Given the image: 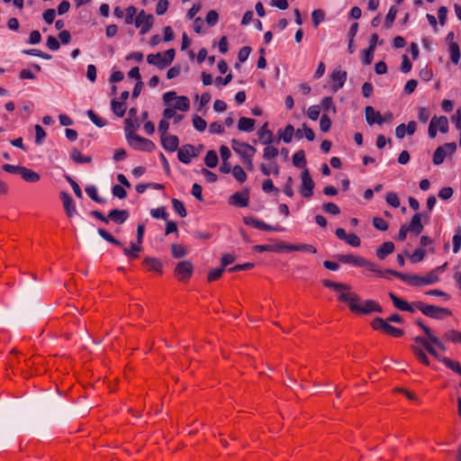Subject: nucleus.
Returning a JSON list of instances; mask_svg holds the SVG:
<instances>
[{"label":"nucleus","mask_w":461,"mask_h":461,"mask_svg":"<svg viewBox=\"0 0 461 461\" xmlns=\"http://www.w3.org/2000/svg\"><path fill=\"white\" fill-rule=\"evenodd\" d=\"M176 51L174 49H169L164 53L158 52L155 54H149L147 56V62L153 65L159 69H163L169 66L174 60Z\"/></svg>","instance_id":"f03ea898"},{"label":"nucleus","mask_w":461,"mask_h":461,"mask_svg":"<svg viewBox=\"0 0 461 461\" xmlns=\"http://www.w3.org/2000/svg\"><path fill=\"white\" fill-rule=\"evenodd\" d=\"M272 132L267 130L266 126H263L259 131V139L262 140V142L264 144H269L272 142Z\"/></svg>","instance_id":"5fc2aeb1"},{"label":"nucleus","mask_w":461,"mask_h":461,"mask_svg":"<svg viewBox=\"0 0 461 461\" xmlns=\"http://www.w3.org/2000/svg\"><path fill=\"white\" fill-rule=\"evenodd\" d=\"M448 120L446 116H433L430 120L428 129V134L430 139L437 136L438 131L441 133L448 132Z\"/></svg>","instance_id":"20e7f679"},{"label":"nucleus","mask_w":461,"mask_h":461,"mask_svg":"<svg viewBox=\"0 0 461 461\" xmlns=\"http://www.w3.org/2000/svg\"><path fill=\"white\" fill-rule=\"evenodd\" d=\"M411 348H412V351H413V354L415 355V357L422 364H424L426 366L429 365V359L428 356L426 355V353L421 348H418L417 346H412Z\"/></svg>","instance_id":"49530a36"},{"label":"nucleus","mask_w":461,"mask_h":461,"mask_svg":"<svg viewBox=\"0 0 461 461\" xmlns=\"http://www.w3.org/2000/svg\"><path fill=\"white\" fill-rule=\"evenodd\" d=\"M305 137L309 141H312L315 138V134L312 129H310L305 123L302 125L301 129H297L295 131V137L302 139Z\"/></svg>","instance_id":"c756f323"},{"label":"nucleus","mask_w":461,"mask_h":461,"mask_svg":"<svg viewBox=\"0 0 461 461\" xmlns=\"http://www.w3.org/2000/svg\"><path fill=\"white\" fill-rule=\"evenodd\" d=\"M383 331L394 338L401 337L403 334V330L390 325L389 322H386Z\"/></svg>","instance_id":"bf43d9fd"},{"label":"nucleus","mask_w":461,"mask_h":461,"mask_svg":"<svg viewBox=\"0 0 461 461\" xmlns=\"http://www.w3.org/2000/svg\"><path fill=\"white\" fill-rule=\"evenodd\" d=\"M172 205H173L175 212L177 214H179V216H181V217L186 216V210L185 208L184 203L181 201L174 198V199H172Z\"/></svg>","instance_id":"864d4df0"},{"label":"nucleus","mask_w":461,"mask_h":461,"mask_svg":"<svg viewBox=\"0 0 461 461\" xmlns=\"http://www.w3.org/2000/svg\"><path fill=\"white\" fill-rule=\"evenodd\" d=\"M360 301L354 302L353 305H351V311L357 313L363 314H370L372 312H382L381 306L373 300H366L362 303H359Z\"/></svg>","instance_id":"423d86ee"},{"label":"nucleus","mask_w":461,"mask_h":461,"mask_svg":"<svg viewBox=\"0 0 461 461\" xmlns=\"http://www.w3.org/2000/svg\"><path fill=\"white\" fill-rule=\"evenodd\" d=\"M139 127V124L131 120V118H128L125 120V128H124V131H125V137L126 139L129 138L130 135H135V130Z\"/></svg>","instance_id":"37998d69"},{"label":"nucleus","mask_w":461,"mask_h":461,"mask_svg":"<svg viewBox=\"0 0 461 461\" xmlns=\"http://www.w3.org/2000/svg\"><path fill=\"white\" fill-rule=\"evenodd\" d=\"M163 148L168 151H175L179 145V140L176 135L164 134L160 136Z\"/></svg>","instance_id":"dca6fc26"},{"label":"nucleus","mask_w":461,"mask_h":461,"mask_svg":"<svg viewBox=\"0 0 461 461\" xmlns=\"http://www.w3.org/2000/svg\"><path fill=\"white\" fill-rule=\"evenodd\" d=\"M456 149V144L455 142L445 143L438 147L433 155V164L436 166L442 164L446 157L454 154Z\"/></svg>","instance_id":"0eeeda50"},{"label":"nucleus","mask_w":461,"mask_h":461,"mask_svg":"<svg viewBox=\"0 0 461 461\" xmlns=\"http://www.w3.org/2000/svg\"><path fill=\"white\" fill-rule=\"evenodd\" d=\"M287 251H303L308 253H316V249L309 244H299V245H291L287 247Z\"/></svg>","instance_id":"c9c22d12"},{"label":"nucleus","mask_w":461,"mask_h":461,"mask_svg":"<svg viewBox=\"0 0 461 461\" xmlns=\"http://www.w3.org/2000/svg\"><path fill=\"white\" fill-rule=\"evenodd\" d=\"M295 130L293 125L288 124L284 130L278 131V135L281 140L285 143H290L293 140V136L295 135Z\"/></svg>","instance_id":"cd10ccee"},{"label":"nucleus","mask_w":461,"mask_h":461,"mask_svg":"<svg viewBox=\"0 0 461 461\" xmlns=\"http://www.w3.org/2000/svg\"><path fill=\"white\" fill-rule=\"evenodd\" d=\"M129 217V212L126 210L113 209L108 214V221H112L115 223L122 224Z\"/></svg>","instance_id":"412c9836"},{"label":"nucleus","mask_w":461,"mask_h":461,"mask_svg":"<svg viewBox=\"0 0 461 461\" xmlns=\"http://www.w3.org/2000/svg\"><path fill=\"white\" fill-rule=\"evenodd\" d=\"M98 234L106 241L112 243V244H114L116 246H121L122 243L114 239L108 231H106L104 229H98L97 230Z\"/></svg>","instance_id":"4d7b16f0"},{"label":"nucleus","mask_w":461,"mask_h":461,"mask_svg":"<svg viewBox=\"0 0 461 461\" xmlns=\"http://www.w3.org/2000/svg\"><path fill=\"white\" fill-rule=\"evenodd\" d=\"M142 249L140 243H131V249L124 248L123 254L129 258L133 259L138 258V253Z\"/></svg>","instance_id":"7c9ffc66"},{"label":"nucleus","mask_w":461,"mask_h":461,"mask_svg":"<svg viewBox=\"0 0 461 461\" xmlns=\"http://www.w3.org/2000/svg\"><path fill=\"white\" fill-rule=\"evenodd\" d=\"M391 275H393L394 276L399 277L403 282L408 283L409 285H415V286H420V276L417 275H406L402 273H399L393 270H386Z\"/></svg>","instance_id":"f3484780"},{"label":"nucleus","mask_w":461,"mask_h":461,"mask_svg":"<svg viewBox=\"0 0 461 461\" xmlns=\"http://www.w3.org/2000/svg\"><path fill=\"white\" fill-rule=\"evenodd\" d=\"M245 224L249 225L255 229L262 230H267V231H284L285 228L280 226H272L269 225L263 221H260L258 219L253 218V217H245L243 219Z\"/></svg>","instance_id":"9b49d317"},{"label":"nucleus","mask_w":461,"mask_h":461,"mask_svg":"<svg viewBox=\"0 0 461 461\" xmlns=\"http://www.w3.org/2000/svg\"><path fill=\"white\" fill-rule=\"evenodd\" d=\"M453 252L456 254L461 249V230H458L453 237Z\"/></svg>","instance_id":"774afa93"},{"label":"nucleus","mask_w":461,"mask_h":461,"mask_svg":"<svg viewBox=\"0 0 461 461\" xmlns=\"http://www.w3.org/2000/svg\"><path fill=\"white\" fill-rule=\"evenodd\" d=\"M302 184L300 186V194L305 198H309L313 194L314 182L310 175L307 168H304L302 172Z\"/></svg>","instance_id":"9d476101"},{"label":"nucleus","mask_w":461,"mask_h":461,"mask_svg":"<svg viewBox=\"0 0 461 461\" xmlns=\"http://www.w3.org/2000/svg\"><path fill=\"white\" fill-rule=\"evenodd\" d=\"M112 110L119 117H122L126 111V106L123 102H120L116 99L112 101Z\"/></svg>","instance_id":"ea45409f"},{"label":"nucleus","mask_w":461,"mask_h":461,"mask_svg":"<svg viewBox=\"0 0 461 461\" xmlns=\"http://www.w3.org/2000/svg\"><path fill=\"white\" fill-rule=\"evenodd\" d=\"M230 203L240 207H246L249 204V195L247 193H235L230 197Z\"/></svg>","instance_id":"4be33fe9"},{"label":"nucleus","mask_w":461,"mask_h":461,"mask_svg":"<svg viewBox=\"0 0 461 461\" xmlns=\"http://www.w3.org/2000/svg\"><path fill=\"white\" fill-rule=\"evenodd\" d=\"M70 158L77 163H89L91 157H85L77 149H73L70 152Z\"/></svg>","instance_id":"58836bf2"},{"label":"nucleus","mask_w":461,"mask_h":461,"mask_svg":"<svg viewBox=\"0 0 461 461\" xmlns=\"http://www.w3.org/2000/svg\"><path fill=\"white\" fill-rule=\"evenodd\" d=\"M126 140L130 146L132 147L134 149L152 151L155 149V144L151 140L140 137L137 134H131Z\"/></svg>","instance_id":"6e6552de"},{"label":"nucleus","mask_w":461,"mask_h":461,"mask_svg":"<svg viewBox=\"0 0 461 461\" xmlns=\"http://www.w3.org/2000/svg\"><path fill=\"white\" fill-rule=\"evenodd\" d=\"M171 253L174 258H180L187 255V249L181 244L174 243L171 245Z\"/></svg>","instance_id":"4c0bfd02"},{"label":"nucleus","mask_w":461,"mask_h":461,"mask_svg":"<svg viewBox=\"0 0 461 461\" xmlns=\"http://www.w3.org/2000/svg\"><path fill=\"white\" fill-rule=\"evenodd\" d=\"M450 59L454 64H458L460 60V49L456 42H451L449 45Z\"/></svg>","instance_id":"e433bc0d"},{"label":"nucleus","mask_w":461,"mask_h":461,"mask_svg":"<svg viewBox=\"0 0 461 461\" xmlns=\"http://www.w3.org/2000/svg\"><path fill=\"white\" fill-rule=\"evenodd\" d=\"M231 148L240 156L241 161L253 158L257 151L253 146L235 139L231 140Z\"/></svg>","instance_id":"39448f33"},{"label":"nucleus","mask_w":461,"mask_h":461,"mask_svg":"<svg viewBox=\"0 0 461 461\" xmlns=\"http://www.w3.org/2000/svg\"><path fill=\"white\" fill-rule=\"evenodd\" d=\"M321 109L323 110L326 113L331 112L332 113H336V106L333 103L332 97L326 96L321 101Z\"/></svg>","instance_id":"473e14b6"},{"label":"nucleus","mask_w":461,"mask_h":461,"mask_svg":"<svg viewBox=\"0 0 461 461\" xmlns=\"http://www.w3.org/2000/svg\"><path fill=\"white\" fill-rule=\"evenodd\" d=\"M430 117V113L426 107H420L418 110V119L420 122L426 123Z\"/></svg>","instance_id":"69168bd1"},{"label":"nucleus","mask_w":461,"mask_h":461,"mask_svg":"<svg viewBox=\"0 0 461 461\" xmlns=\"http://www.w3.org/2000/svg\"><path fill=\"white\" fill-rule=\"evenodd\" d=\"M255 122L254 119L241 117L238 122V129L242 131L251 132L254 131Z\"/></svg>","instance_id":"c85d7f7f"},{"label":"nucleus","mask_w":461,"mask_h":461,"mask_svg":"<svg viewBox=\"0 0 461 461\" xmlns=\"http://www.w3.org/2000/svg\"><path fill=\"white\" fill-rule=\"evenodd\" d=\"M194 267L188 260L179 262L175 269V274L179 280H187L193 273Z\"/></svg>","instance_id":"f8f14e48"},{"label":"nucleus","mask_w":461,"mask_h":461,"mask_svg":"<svg viewBox=\"0 0 461 461\" xmlns=\"http://www.w3.org/2000/svg\"><path fill=\"white\" fill-rule=\"evenodd\" d=\"M87 116L90 121L99 128H102L106 124V120L97 115L93 110L87 111Z\"/></svg>","instance_id":"79ce46f5"},{"label":"nucleus","mask_w":461,"mask_h":461,"mask_svg":"<svg viewBox=\"0 0 461 461\" xmlns=\"http://www.w3.org/2000/svg\"><path fill=\"white\" fill-rule=\"evenodd\" d=\"M260 169L265 176H269L271 173L275 175L279 174V167L276 163H271L269 167H267L265 164H261Z\"/></svg>","instance_id":"3c124183"},{"label":"nucleus","mask_w":461,"mask_h":461,"mask_svg":"<svg viewBox=\"0 0 461 461\" xmlns=\"http://www.w3.org/2000/svg\"><path fill=\"white\" fill-rule=\"evenodd\" d=\"M306 163L305 154L303 150L296 151L293 156V164L295 167H303Z\"/></svg>","instance_id":"09e8293b"},{"label":"nucleus","mask_w":461,"mask_h":461,"mask_svg":"<svg viewBox=\"0 0 461 461\" xmlns=\"http://www.w3.org/2000/svg\"><path fill=\"white\" fill-rule=\"evenodd\" d=\"M86 194L95 202L98 203H104L105 202L104 199L101 198L98 195L97 188L95 185H88L86 187Z\"/></svg>","instance_id":"c03bdc74"},{"label":"nucleus","mask_w":461,"mask_h":461,"mask_svg":"<svg viewBox=\"0 0 461 461\" xmlns=\"http://www.w3.org/2000/svg\"><path fill=\"white\" fill-rule=\"evenodd\" d=\"M398 13V9L395 5H393L390 7L389 9V12L387 13L386 16H385V21H384V27L385 29H390L395 20V17H396V14Z\"/></svg>","instance_id":"f704fd0d"},{"label":"nucleus","mask_w":461,"mask_h":461,"mask_svg":"<svg viewBox=\"0 0 461 461\" xmlns=\"http://www.w3.org/2000/svg\"><path fill=\"white\" fill-rule=\"evenodd\" d=\"M320 112H321L320 105H311L307 110V116L311 120L316 121L319 118Z\"/></svg>","instance_id":"e2e57ef3"},{"label":"nucleus","mask_w":461,"mask_h":461,"mask_svg":"<svg viewBox=\"0 0 461 461\" xmlns=\"http://www.w3.org/2000/svg\"><path fill=\"white\" fill-rule=\"evenodd\" d=\"M385 201L393 208H398L400 206L399 197L394 192H388L385 195Z\"/></svg>","instance_id":"603ef678"},{"label":"nucleus","mask_w":461,"mask_h":461,"mask_svg":"<svg viewBox=\"0 0 461 461\" xmlns=\"http://www.w3.org/2000/svg\"><path fill=\"white\" fill-rule=\"evenodd\" d=\"M162 99L165 105H170L175 110L186 112L190 108V101L188 97L185 95L178 96L174 91L166 92L163 95Z\"/></svg>","instance_id":"f257e3e1"},{"label":"nucleus","mask_w":461,"mask_h":461,"mask_svg":"<svg viewBox=\"0 0 461 461\" xmlns=\"http://www.w3.org/2000/svg\"><path fill=\"white\" fill-rule=\"evenodd\" d=\"M347 72L340 69V68H335L331 75H330V78H331V81H332V90L333 92H337L338 90H339L340 88H342V86H344L346 80H347Z\"/></svg>","instance_id":"4468645a"},{"label":"nucleus","mask_w":461,"mask_h":461,"mask_svg":"<svg viewBox=\"0 0 461 461\" xmlns=\"http://www.w3.org/2000/svg\"><path fill=\"white\" fill-rule=\"evenodd\" d=\"M425 254H426V252L423 249H417L410 256V258L413 263H418V262H420L424 258Z\"/></svg>","instance_id":"338daca9"},{"label":"nucleus","mask_w":461,"mask_h":461,"mask_svg":"<svg viewBox=\"0 0 461 461\" xmlns=\"http://www.w3.org/2000/svg\"><path fill=\"white\" fill-rule=\"evenodd\" d=\"M440 361L448 368L452 369L456 373L461 375V366L458 362L452 361L448 357L440 358Z\"/></svg>","instance_id":"de8ad7c7"},{"label":"nucleus","mask_w":461,"mask_h":461,"mask_svg":"<svg viewBox=\"0 0 461 461\" xmlns=\"http://www.w3.org/2000/svg\"><path fill=\"white\" fill-rule=\"evenodd\" d=\"M193 125L198 131H203L206 129L207 123L199 115H194L193 117Z\"/></svg>","instance_id":"052dcab7"},{"label":"nucleus","mask_w":461,"mask_h":461,"mask_svg":"<svg viewBox=\"0 0 461 461\" xmlns=\"http://www.w3.org/2000/svg\"><path fill=\"white\" fill-rule=\"evenodd\" d=\"M34 130H35V143L37 145H41L45 140L46 132H45L44 129L39 124H36L34 126Z\"/></svg>","instance_id":"8fccbe9b"},{"label":"nucleus","mask_w":461,"mask_h":461,"mask_svg":"<svg viewBox=\"0 0 461 461\" xmlns=\"http://www.w3.org/2000/svg\"><path fill=\"white\" fill-rule=\"evenodd\" d=\"M415 307L419 309L423 314L434 319H443L446 316H450L451 312L447 308L438 307L434 305L424 304L421 302L414 303Z\"/></svg>","instance_id":"7ed1b4c3"},{"label":"nucleus","mask_w":461,"mask_h":461,"mask_svg":"<svg viewBox=\"0 0 461 461\" xmlns=\"http://www.w3.org/2000/svg\"><path fill=\"white\" fill-rule=\"evenodd\" d=\"M365 115L366 122L369 125L374 123H377L379 125L383 124V117L379 112H376L372 106H366L365 108Z\"/></svg>","instance_id":"a211bd4d"},{"label":"nucleus","mask_w":461,"mask_h":461,"mask_svg":"<svg viewBox=\"0 0 461 461\" xmlns=\"http://www.w3.org/2000/svg\"><path fill=\"white\" fill-rule=\"evenodd\" d=\"M407 228L416 235L420 234L423 230V225L421 224V214L419 212L415 213Z\"/></svg>","instance_id":"b1692460"},{"label":"nucleus","mask_w":461,"mask_h":461,"mask_svg":"<svg viewBox=\"0 0 461 461\" xmlns=\"http://www.w3.org/2000/svg\"><path fill=\"white\" fill-rule=\"evenodd\" d=\"M336 258H338L339 261L345 263V264L352 265L354 267H361V265L363 264V260L365 258L363 257L356 256L353 254H348V255L340 254V255H337Z\"/></svg>","instance_id":"aec40b11"},{"label":"nucleus","mask_w":461,"mask_h":461,"mask_svg":"<svg viewBox=\"0 0 461 461\" xmlns=\"http://www.w3.org/2000/svg\"><path fill=\"white\" fill-rule=\"evenodd\" d=\"M198 155L199 151L192 145L183 146L177 153L178 159L185 164H189L191 159Z\"/></svg>","instance_id":"ddd939ff"},{"label":"nucleus","mask_w":461,"mask_h":461,"mask_svg":"<svg viewBox=\"0 0 461 461\" xmlns=\"http://www.w3.org/2000/svg\"><path fill=\"white\" fill-rule=\"evenodd\" d=\"M204 163L208 167H215L218 164V156L214 150H209L204 158Z\"/></svg>","instance_id":"a19ab883"},{"label":"nucleus","mask_w":461,"mask_h":461,"mask_svg":"<svg viewBox=\"0 0 461 461\" xmlns=\"http://www.w3.org/2000/svg\"><path fill=\"white\" fill-rule=\"evenodd\" d=\"M20 175L23 180L29 183L38 182L41 178L37 172H34L25 167H23L22 169H20Z\"/></svg>","instance_id":"393cba45"},{"label":"nucleus","mask_w":461,"mask_h":461,"mask_svg":"<svg viewBox=\"0 0 461 461\" xmlns=\"http://www.w3.org/2000/svg\"><path fill=\"white\" fill-rule=\"evenodd\" d=\"M349 289H341L340 291H336L339 294V300L348 304L349 309H351V305H353L354 302L360 301V297L355 294L349 292Z\"/></svg>","instance_id":"6ab92c4d"},{"label":"nucleus","mask_w":461,"mask_h":461,"mask_svg":"<svg viewBox=\"0 0 461 461\" xmlns=\"http://www.w3.org/2000/svg\"><path fill=\"white\" fill-rule=\"evenodd\" d=\"M231 173L235 179L240 183H244L247 180V174L244 169L237 165L232 167Z\"/></svg>","instance_id":"a18cd8bd"},{"label":"nucleus","mask_w":461,"mask_h":461,"mask_svg":"<svg viewBox=\"0 0 461 461\" xmlns=\"http://www.w3.org/2000/svg\"><path fill=\"white\" fill-rule=\"evenodd\" d=\"M424 332L428 336L430 342L435 346V348H438L441 351H446L445 345L440 341L438 338H437L431 331L429 328H424Z\"/></svg>","instance_id":"72a5a7b5"},{"label":"nucleus","mask_w":461,"mask_h":461,"mask_svg":"<svg viewBox=\"0 0 461 461\" xmlns=\"http://www.w3.org/2000/svg\"><path fill=\"white\" fill-rule=\"evenodd\" d=\"M143 262L149 270H154L156 272L162 271V262L157 258L148 257Z\"/></svg>","instance_id":"2f4dec72"},{"label":"nucleus","mask_w":461,"mask_h":461,"mask_svg":"<svg viewBox=\"0 0 461 461\" xmlns=\"http://www.w3.org/2000/svg\"><path fill=\"white\" fill-rule=\"evenodd\" d=\"M323 285L326 287L333 289L336 291H340L341 289H349V286L344 283H336L330 280H324Z\"/></svg>","instance_id":"13d9d810"},{"label":"nucleus","mask_w":461,"mask_h":461,"mask_svg":"<svg viewBox=\"0 0 461 461\" xmlns=\"http://www.w3.org/2000/svg\"><path fill=\"white\" fill-rule=\"evenodd\" d=\"M389 296H390L391 300L393 301V305L397 309H399L401 311L410 312H414V308L412 306H411L406 301L396 296L393 293H389Z\"/></svg>","instance_id":"5701e85b"},{"label":"nucleus","mask_w":461,"mask_h":461,"mask_svg":"<svg viewBox=\"0 0 461 461\" xmlns=\"http://www.w3.org/2000/svg\"><path fill=\"white\" fill-rule=\"evenodd\" d=\"M154 23V16L147 14L145 11H140L135 18V26L140 29L141 34H146L149 32Z\"/></svg>","instance_id":"1a4fd4ad"},{"label":"nucleus","mask_w":461,"mask_h":461,"mask_svg":"<svg viewBox=\"0 0 461 461\" xmlns=\"http://www.w3.org/2000/svg\"><path fill=\"white\" fill-rule=\"evenodd\" d=\"M278 155V149L274 146H267L264 149L263 158L270 159L276 158Z\"/></svg>","instance_id":"0e129e2a"},{"label":"nucleus","mask_w":461,"mask_h":461,"mask_svg":"<svg viewBox=\"0 0 461 461\" xmlns=\"http://www.w3.org/2000/svg\"><path fill=\"white\" fill-rule=\"evenodd\" d=\"M60 198L62 200L67 215L70 218L75 216L77 213V208L72 197L68 194L62 192L60 194Z\"/></svg>","instance_id":"2eb2a0df"},{"label":"nucleus","mask_w":461,"mask_h":461,"mask_svg":"<svg viewBox=\"0 0 461 461\" xmlns=\"http://www.w3.org/2000/svg\"><path fill=\"white\" fill-rule=\"evenodd\" d=\"M394 250V245L391 241L384 242L382 246H380L376 249V256L380 259L385 258L389 254L393 253Z\"/></svg>","instance_id":"bb28decb"},{"label":"nucleus","mask_w":461,"mask_h":461,"mask_svg":"<svg viewBox=\"0 0 461 461\" xmlns=\"http://www.w3.org/2000/svg\"><path fill=\"white\" fill-rule=\"evenodd\" d=\"M330 126H331L330 119L329 118L327 113H323L321 115V121H320L321 131L327 132L330 129Z\"/></svg>","instance_id":"680f3d73"},{"label":"nucleus","mask_w":461,"mask_h":461,"mask_svg":"<svg viewBox=\"0 0 461 461\" xmlns=\"http://www.w3.org/2000/svg\"><path fill=\"white\" fill-rule=\"evenodd\" d=\"M361 267H365L366 269V271L374 274L376 276L385 277L384 273H387L386 270L385 271L381 270L376 264L370 262L366 258H364L363 264L361 265Z\"/></svg>","instance_id":"a878e982"},{"label":"nucleus","mask_w":461,"mask_h":461,"mask_svg":"<svg viewBox=\"0 0 461 461\" xmlns=\"http://www.w3.org/2000/svg\"><path fill=\"white\" fill-rule=\"evenodd\" d=\"M438 281V274L435 273V271H431L426 276H420L421 285H432Z\"/></svg>","instance_id":"6e6d98bb"}]
</instances>
